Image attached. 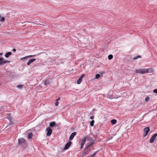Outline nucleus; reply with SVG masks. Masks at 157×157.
Instances as JSON below:
<instances>
[{
    "label": "nucleus",
    "mask_w": 157,
    "mask_h": 157,
    "mask_svg": "<svg viewBox=\"0 0 157 157\" xmlns=\"http://www.w3.org/2000/svg\"><path fill=\"white\" fill-rule=\"evenodd\" d=\"M154 71L152 68L148 69L140 68L136 70V72L141 74H144L146 73H151L154 72Z\"/></svg>",
    "instance_id": "f257e3e1"
},
{
    "label": "nucleus",
    "mask_w": 157,
    "mask_h": 157,
    "mask_svg": "<svg viewBox=\"0 0 157 157\" xmlns=\"http://www.w3.org/2000/svg\"><path fill=\"white\" fill-rule=\"evenodd\" d=\"M91 150V149L87 146L82 152V157H83L88 154Z\"/></svg>",
    "instance_id": "f03ea898"
},
{
    "label": "nucleus",
    "mask_w": 157,
    "mask_h": 157,
    "mask_svg": "<svg viewBox=\"0 0 157 157\" xmlns=\"http://www.w3.org/2000/svg\"><path fill=\"white\" fill-rule=\"evenodd\" d=\"M46 131H47V133H46L47 136H50L51 135L52 132V129L50 127H48L46 128Z\"/></svg>",
    "instance_id": "7ed1b4c3"
},
{
    "label": "nucleus",
    "mask_w": 157,
    "mask_h": 157,
    "mask_svg": "<svg viewBox=\"0 0 157 157\" xmlns=\"http://www.w3.org/2000/svg\"><path fill=\"white\" fill-rule=\"evenodd\" d=\"M144 131L145 134L143 135V136L144 137L147 135L148 133L150 131V128L148 127H146L144 129Z\"/></svg>",
    "instance_id": "20e7f679"
},
{
    "label": "nucleus",
    "mask_w": 157,
    "mask_h": 157,
    "mask_svg": "<svg viewBox=\"0 0 157 157\" xmlns=\"http://www.w3.org/2000/svg\"><path fill=\"white\" fill-rule=\"evenodd\" d=\"M87 137L86 136L83 139H82L81 140V147L80 148L82 149L83 147V145L85 144L86 140Z\"/></svg>",
    "instance_id": "39448f33"
},
{
    "label": "nucleus",
    "mask_w": 157,
    "mask_h": 157,
    "mask_svg": "<svg viewBox=\"0 0 157 157\" xmlns=\"http://www.w3.org/2000/svg\"><path fill=\"white\" fill-rule=\"evenodd\" d=\"M25 139L23 138H21L18 140V143L19 144L23 145L25 144Z\"/></svg>",
    "instance_id": "423d86ee"
},
{
    "label": "nucleus",
    "mask_w": 157,
    "mask_h": 157,
    "mask_svg": "<svg viewBox=\"0 0 157 157\" xmlns=\"http://www.w3.org/2000/svg\"><path fill=\"white\" fill-rule=\"evenodd\" d=\"M157 136V133L154 134L151 138L150 142L151 143H153L156 139V137Z\"/></svg>",
    "instance_id": "0eeeda50"
},
{
    "label": "nucleus",
    "mask_w": 157,
    "mask_h": 157,
    "mask_svg": "<svg viewBox=\"0 0 157 157\" xmlns=\"http://www.w3.org/2000/svg\"><path fill=\"white\" fill-rule=\"evenodd\" d=\"M72 142L71 141H69L65 145V147L63 148V149L65 150L68 148L70 146Z\"/></svg>",
    "instance_id": "6e6552de"
},
{
    "label": "nucleus",
    "mask_w": 157,
    "mask_h": 157,
    "mask_svg": "<svg viewBox=\"0 0 157 157\" xmlns=\"http://www.w3.org/2000/svg\"><path fill=\"white\" fill-rule=\"evenodd\" d=\"M45 85L46 86H48L50 85L51 81L49 79H47L43 81Z\"/></svg>",
    "instance_id": "1a4fd4ad"
},
{
    "label": "nucleus",
    "mask_w": 157,
    "mask_h": 157,
    "mask_svg": "<svg viewBox=\"0 0 157 157\" xmlns=\"http://www.w3.org/2000/svg\"><path fill=\"white\" fill-rule=\"evenodd\" d=\"M76 132H74L72 133L71 135L69 137V140H73L74 137L76 135Z\"/></svg>",
    "instance_id": "9d476101"
},
{
    "label": "nucleus",
    "mask_w": 157,
    "mask_h": 157,
    "mask_svg": "<svg viewBox=\"0 0 157 157\" xmlns=\"http://www.w3.org/2000/svg\"><path fill=\"white\" fill-rule=\"evenodd\" d=\"M36 59H32L29 60L27 63L28 65H29L31 63L35 61Z\"/></svg>",
    "instance_id": "9b49d317"
},
{
    "label": "nucleus",
    "mask_w": 157,
    "mask_h": 157,
    "mask_svg": "<svg viewBox=\"0 0 157 157\" xmlns=\"http://www.w3.org/2000/svg\"><path fill=\"white\" fill-rule=\"evenodd\" d=\"M56 124V123L55 122H52L50 123L49 126L51 127H52L55 125Z\"/></svg>",
    "instance_id": "f8f14e48"
},
{
    "label": "nucleus",
    "mask_w": 157,
    "mask_h": 157,
    "mask_svg": "<svg viewBox=\"0 0 157 157\" xmlns=\"http://www.w3.org/2000/svg\"><path fill=\"white\" fill-rule=\"evenodd\" d=\"M12 54V53L10 52H8L6 53L5 55V57L6 58H8L9 56L11 55Z\"/></svg>",
    "instance_id": "ddd939ff"
},
{
    "label": "nucleus",
    "mask_w": 157,
    "mask_h": 157,
    "mask_svg": "<svg viewBox=\"0 0 157 157\" xmlns=\"http://www.w3.org/2000/svg\"><path fill=\"white\" fill-rule=\"evenodd\" d=\"M94 141L92 140L90 142V143L89 144L87 147H90L94 144Z\"/></svg>",
    "instance_id": "4468645a"
},
{
    "label": "nucleus",
    "mask_w": 157,
    "mask_h": 157,
    "mask_svg": "<svg viewBox=\"0 0 157 157\" xmlns=\"http://www.w3.org/2000/svg\"><path fill=\"white\" fill-rule=\"evenodd\" d=\"M4 59L3 58L0 57V66L2 65H3V59Z\"/></svg>",
    "instance_id": "2eb2a0df"
},
{
    "label": "nucleus",
    "mask_w": 157,
    "mask_h": 157,
    "mask_svg": "<svg viewBox=\"0 0 157 157\" xmlns=\"http://www.w3.org/2000/svg\"><path fill=\"white\" fill-rule=\"evenodd\" d=\"M117 122V121L115 119H112L111 121V123L112 124H115Z\"/></svg>",
    "instance_id": "dca6fc26"
},
{
    "label": "nucleus",
    "mask_w": 157,
    "mask_h": 157,
    "mask_svg": "<svg viewBox=\"0 0 157 157\" xmlns=\"http://www.w3.org/2000/svg\"><path fill=\"white\" fill-rule=\"evenodd\" d=\"M33 136V135L32 133H29L28 136V138L29 139H31L32 138Z\"/></svg>",
    "instance_id": "f3484780"
},
{
    "label": "nucleus",
    "mask_w": 157,
    "mask_h": 157,
    "mask_svg": "<svg viewBox=\"0 0 157 157\" xmlns=\"http://www.w3.org/2000/svg\"><path fill=\"white\" fill-rule=\"evenodd\" d=\"M94 121L93 120H92L90 123V125L91 126H93L94 125Z\"/></svg>",
    "instance_id": "a211bd4d"
},
{
    "label": "nucleus",
    "mask_w": 157,
    "mask_h": 157,
    "mask_svg": "<svg viewBox=\"0 0 157 157\" xmlns=\"http://www.w3.org/2000/svg\"><path fill=\"white\" fill-rule=\"evenodd\" d=\"M113 58V56L111 54L109 55L108 56V59L109 60Z\"/></svg>",
    "instance_id": "6ab92c4d"
},
{
    "label": "nucleus",
    "mask_w": 157,
    "mask_h": 157,
    "mask_svg": "<svg viewBox=\"0 0 157 157\" xmlns=\"http://www.w3.org/2000/svg\"><path fill=\"white\" fill-rule=\"evenodd\" d=\"M141 56H138L136 57H135L133 58V59L134 60H136L138 58H140Z\"/></svg>",
    "instance_id": "aec40b11"
},
{
    "label": "nucleus",
    "mask_w": 157,
    "mask_h": 157,
    "mask_svg": "<svg viewBox=\"0 0 157 157\" xmlns=\"http://www.w3.org/2000/svg\"><path fill=\"white\" fill-rule=\"evenodd\" d=\"M10 61L4 60L3 59V65L6 63H10Z\"/></svg>",
    "instance_id": "412c9836"
},
{
    "label": "nucleus",
    "mask_w": 157,
    "mask_h": 157,
    "mask_svg": "<svg viewBox=\"0 0 157 157\" xmlns=\"http://www.w3.org/2000/svg\"><path fill=\"white\" fill-rule=\"evenodd\" d=\"M82 79H78L77 81V83L78 84H80L82 81Z\"/></svg>",
    "instance_id": "4be33fe9"
},
{
    "label": "nucleus",
    "mask_w": 157,
    "mask_h": 157,
    "mask_svg": "<svg viewBox=\"0 0 157 157\" xmlns=\"http://www.w3.org/2000/svg\"><path fill=\"white\" fill-rule=\"evenodd\" d=\"M17 88H18L21 89L23 87V85H17Z\"/></svg>",
    "instance_id": "5701e85b"
},
{
    "label": "nucleus",
    "mask_w": 157,
    "mask_h": 157,
    "mask_svg": "<svg viewBox=\"0 0 157 157\" xmlns=\"http://www.w3.org/2000/svg\"><path fill=\"white\" fill-rule=\"evenodd\" d=\"M100 75L99 74H97L95 75V77L94 78H98L100 77Z\"/></svg>",
    "instance_id": "b1692460"
},
{
    "label": "nucleus",
    "mask_w": 157,
    "mask_h": 157,
    "mask_svg": "<svg viewBox=\"0 0 157 157\" xmlns=\"http://www.w3.org/2000/svg\"><path fill=\"white\" fill-rule=\"evenodd\" d=\"M28 57H27V56H25V57H22V58H21V60H24L25 59H27Z\"/></svg>",
    "instance_id": "393cba45"
},
{
    "label": "nucleus",
    "mask_w": 157,
    "mask_h": 157,
    "mask_svg": "<svg viewBox=\"0 0 157 157\" xmlns=\"http://www.w3.org/2000/svg\"><path fill=\"white\" fill-rule=\"evenodd\" d=\"M150 98L149 97H146L145 98V101H148L149 100Z\"/></svg>",
    "instance_id": "a878e982"
},
{
    "label": "nucleus",
    "mask_w": 157,
    "mask_h": 157,
    "mask_svg": "<svg viewBox=\"0 0 157 157\" xmlns=\"http://www.w3.org/2000/svg\"><path fill=\"white\" fill-rule=\"evenodd\" d=\"M85 76V75L84 74H82V75L81 76L79 77V78H83L84 76Z\"/></svg>",
    "instance_id": "bb28decb"
},
{
    "label": "nucleus",
    "mask_w": 157,
    "mask_h": 157,
    "mask_svg": "<svg viewBox=\"0 0 157 157\" xmlns=\"http://www.w3.org/2000/svg\"><path fill=\"white\" fill-rule=\"evenodd\" d=\"M97 152V151L96 152H95V153H94L93 154H92V155H91L92 157H94V156H95L96 155V153Z\"/></svg>",
    "instance_id": "cd10ccee"
},
{
    "label": "nucleus",
    "mask_w": 157,
    "mask_h": 157,
    "mask_svg": "<svg viewBox=\"0 0 157 157\" xmlns=\"http://www.w3.org/2000/svg\"><path fill=\"white\" fill-rule=\"evenodd\" d=\"M35 56V55H29V56H27V57H31V58H32V57H34V56Z\"/></svg>",
    "instance_id": "c85d7f7f"
},
{
    "label": "nucleus",
    "mask_w": 157,
    "mask_h": 157,
    "mask_svg": "<svg viewBox=\"0 0 157 157\" xmlns=\"http://www.w3.org/2000/svg\"><path fill=\"white\" fill-rule=\"evenodd\" d=\"M58 104H59V102L58 101H56L55 103V105L56 106H57L58 105Z\"/></svg>",
    "instance_id": "c756f323"
},
{
    "label": "nucleus",
    "mask_w": 157,
    "mask_h": 157,
    "mask_svg": "<svg viewBox=\"0 0 157 157\" xmlns=\"http://www.w3.org/2000/svg\"><path fill=\"white\" fill-rule=\"evenodd\" d=\"M153 92L157 94V89H155L154 90Z\"/></svg>",
    "instance_id": "7c9ffc66"
},
{
    "label": "nucleus",
    "mask_w": 157,
    "mask_h": 157,
    "mask_svg": "<svg viewBox=\"0 0 157 157\" xmlns=\"http://www.w3.org/2000/svg\"><path fill=\"white\" fill-rule=\"evenodd\" d=\"M94 118V116H91L90 117L91 119H93Z\"/></svg>",
    "instance_id": "2f4dec72"
},
{
    "label": "nucleus",
    "mask_w": 157,
    "mask_h": 157,
    "mask_svg": "<svg viewBox=\"0 0 157 157\" xmlns=\"http://www.w3.org/2000/svg\"><path fill=\"white\" fill-rule=\"evenodd\" d=\"M60 99V98L58 97V98L56 100V101H59Z\"/></svg>",
    "instance_id": "473e14b6"
},
{
    "label": "nucleus",
    "mask_w": 157,
    "mask_h": 157,
    "mask_svg": "<svg viewBox=\"0 0 157 157\" xmlns=\"http://www.w3.org/2000/svg\"><path fill=\"white\" fill-rule=\"evenodd\" d=\"M13 51L14 52H15L16 51V49L15 48H13Z\"/></svg>",
    "instance_id": "72a5a7b5"
},
{
    "label": "nucleus",
    "mask_w": 157,
    "mask_h": 157,
    "mask_svg": "<svg viewBox=\"0 0 157 157\" xmlns=\"http://www.w3.org/2000/svg\"><path fill=\"white\" fill-rule=\"evenodd\" d=\"M87 157H92V156L91 155H90Z\"/></svg>",
    "instance_id": "f704fd0d"
},
{
    "label": "nucleus",
    "mask_w": 157,
    "mask_h": 157,
    "mask_svg": "<svg viewBox=\"0 0 157 157\" xmlns=\"http://www.w3.org/2000/svg\"><path fill=\"white\" fill-rule=\"evenodd\" d=\"M2 54H3V53H0V56L2 55Z\"/></svg>",
    "instance_id": "c9c22d12"
},
{
    "label": "nucleus",
    "mask_w": 157,
    "mask_h": 157,
    "mask_svg": "<svg viewBox=\"0 0 157 157\" xmlns=\"http://www.w3.org/2000/svg\"><path fill=\"white\" fill-rule=\"evenodd\" d=\"M33 23V24H35V23L34 22H33V23Z\"/></svg>",
    "instance_id": "e433bc0d"
}]
</instances>
